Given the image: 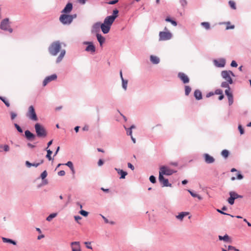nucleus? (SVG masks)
<instances>
[{
	"mask_svg": "<svg viewBox=\"0 0 251 251\" xmlns=\"http://www.w3.org/2000/svg\"><path fill=\"white\" fill-rule=\"evenodd\" d=\"M35 129L37 136L39 138H45L47 136V131L42 125L39 123L35 125Z\"/></svg>",
	"mask_w": 251,
	"mask_h": 251,
	"instance_id": "f257e3e1",
	"label": "nucleus"
},
{
	"mask_svg": "<svg viewBox=\"0 0 251 251\" xmlns=\"http://www.w3.org/2000/svg\"><path fill=\"white\" fill-rule=\"evenodd\" d=\"M61 49V45L59 41L53 42L49 48L50 53L53 56L56 55Z\"/></svg>",
	"mask_w": 251,
	"mask_h": 251,
	"instance_id": "f03ea898",
	"label": "nucleus"
},
{
	"mask_svg": "<svg viewBox=\"0 0 251 251\" xmlns=\"http://www.w3.org/2000/svg\"><path fill=\"white\" fill-rule=\"evenodd\" d=\"M76 17L75 14L74 15L62 14L60 16L59 20L64 25H69Z\"/></svg>",
	"mask_w": 251,
	"mask_h": 251,
	"instance_id": "7ed1b4c3",
	"label": "nucleus"
},
{
	"mask_svg": "<svg viewBox=\"0 0 251 251\" xmlns=\"http://www.w3.org/2000/svg\"><path fill=\"white\" fill-rule=\"evenodd\" d=\"M118 13L119 11L117 9L114 10L113 11V15L107 17L104 19L103 23L111 26L115 19L118 17Z\"/></svg>",
	"mask_w": 251,
	"mask_h": 251,
	"instance_id": "20e7f679",
	"label": "nucleus"
},
{
	"mask_svg": "<svg viewBox=\"0 0 251 251\" xmlns=\"http://www.w3.org/2000/svg\"><path fill=\"white\" fill-rule=\"evenodd\" d=\"M166 31H160L159 33V41H166L170 40L173 35L172 34L167 30V28H165Z\"/></svg>",
	"mask_w": 251,
	"mask_h": 251,
	"instance_id": "39448f33",
	"label": "nucleus"
},
{
	"mask_svg": "<svg viewBox=\"0 0 251 251\" xmlns=\"http://www.w3.org/2000/svg\"><path fill=\"white\" fill-rule=\"evenodd\" d=\"M26 116L32 121H37L38 120L35 109L32 105L28 107V111L26 113Z\"/></svg>",
	"mask_w": 251,
	"mask_h": 251,
	"instance_id": "423d86ee",
	"label": "nucleus"
},
{
	"mask_svg": "<svg viewBox=\"0 0 251 251\" xmlns=\"http://www.w3.org/2000/svg\"><path fill=\"white\" fill-rule=\"evenodd\" d=\"M223 78L227 81L230 84H232L233 81L231 76H234L233 73L230 71H223L221 72Z\"/></svg>",
	"mask_w": 251,
	"mask_h": 251,
	"instance_id": "0eeeda50",
	"label": "nucleus"
},
{
	"mask_svg": "<svg viewBox=\"0 0 251 251\" xmlns=\"http://www.w3.org/2000/svg\"><path fill=\"white\" fill-rule=\"evenodd\" d=\"M0 27L1 29L8 30L10 33H11L13 31L12 29L9 26V19L7 18L1 21Z\"/></svg>",
	"mask_w": 251,
	"mask_h": 251,
	"instance_id": "6e6552de",
	"label": "nucleus"
},
{
	"mask_svg": "<svg viewBox=\"0 0 251 251\" xmlns=\"http://www.w3.org/2000/svg\"><path fill=\"white\" fill-rule=\"evenodd\" d=\"M173 170L169 168L168 167L163 166L160 168L159 175L170 176L175 173Z\"/></svg>",
	"mask_w": 251,
	"mask_h": 251,
	"instance_id": "1a4fd4ad",
	"label": "nucleus"
},
{
	"mask_svg": "<svg viewBox=\"0 0 251 251\" xmlns=\"http://www.w3.org/2000/svg\"><path fill=\"white\" fill-rule=\"evenodd\" d=\"M230 197L228 199V202L231 205L233 204L234 200L237 198H242V196L239 195L236 192L231 191L229 192Z\"/></svg>",
	"mask_w": 251,
	"mask_h": 251,
	"instance_id": "9d476101",
	"label": "nucleus"
},
{
	"mask_svg": "<svg viewBox=\"0 0 251 251\" xmlns=\"http://www.w3.org/2000/svg\"><path fill=\"white\" fill-rule=\"evenodd\" d=\"M72 251H81L80 243L78 241L72 242L70 244Z\"/></svg>",
	"mask_w": 251,
	"mask_h": 251,
	"instance_id": "9b49d317",
	"label": "nucleus"
},
{
	"mask_svg": "<svg viewBox=\"0 0 251 251\" xmlns=\"http://www.w3.org/2000/svg\"><path fill=\"white\" fill-rule=\"evenodd\" d=\"M159 181L162 184L163 187L171 186V184L169 183L168 180L165 178L161 175H159Z\"/></svg>",
	"mask_w": 251,
	"mask_h": 251,
	"instance_id": "f8f14e48",
	"label": "nucleus"
},
{
	"mask_svg": "<svg viewBox=\"0 0 251 251\" xmlns=\"http://www.w3.org/2000/svg\"><path fill=\"white\" fill-rule=\"evenodd\" d=\"M56 78L57 75L55 74L46 77L43 82V86H45L49 82L55 80Z\"/></svg>",
	"mask_w": 251,
	"mask_h": 251,
	"instance_id": "ddd939ff",
	"label": "nucleus"
},
{
	"mask_svg": "<svg viewBox=\"0 0 251 251\" xmlns=\"http://www.w3.org/2000/svg\"><path fill=\"white\" fill-rule=\"evenodd\" d=\"M178 77L185 84L189 82V78L188 76L183 73H179L178 74Z\"/></svg>",
	"mask_w": 251,
	"mask_h": 251,
	"instance_id": "4468645a",
	"label": "nucleus"
},
{
	"mask_svg": "<svg viewBox=\"0 0 251 251\" xmlns=\"http://www.w3.org/2000/svg\"><path fill=\"white\" fill-rule=\"evenodd\" d=\"M85 44L88 45L85 50L87 51L94 53L96 51V48L92 42H87L85 43Z\"/></svg>",
	"mask_w": 251,
	"mask_h": 251,
	"instance_id": "2eb2a0df",
	"label": "nucleus"
},
{
	"mask_svg": "<svg viewBox=\"0 0 251 251\" xmlns=\"http://www.w3.org/2000/svg\"><path fill=\"white\" fill-rule=\"evenodd\" d=\"M203 157L205 162L207 163H212L215 161V159L213 158V157L210 156L207 153L204 154Z\"/></svg>",
	"mask_w": 251,
	"mask_h": 251,
	"instance_id": "dca6fc26",
	"label": "nucleus"
},
{
	"mask_svg": "<svg viewBox=\"0 0 251 251\" xmlns=\"http://www.w3.org/2000/svg\"><path fill=\"white\" fill-rule=\"evenodd\" d=\"M111 26L105 24L104 23L100 25V28L101 31L104 34H106L109 32Z\"/></svg>",
	"mask_w": 251,
	"mask_h": 251,
	"instance_id": "f3484780",
	"label": "nucleus"
},
{
	"mask_svg": "<svg viewBox=\"0 0 251 251\" xmlns=\"http://www.w3.org/2000/svg\"><path fill=\"white\" fill-rule=\"evenodd\" d=\"M225 93L228 97L229 105H230L233 103V102L232 94L231 92H230V90L229 91V89H226L225 91Z\"/></svg>",
	"mask_w": 251,
	"mask_h": 251,
	"instance_id": "a211bd4d",
	"label": "nucleus"
},
{
	"mask_svg": "<svg viewBox=\"0 0 251 251\" xmlns=\"http://www.w3.org/2000/svg\"><path fill=\"white\" fill-rule=\"evenodd\" d=\"M73 5L71 3H68L64 9L62 11V13H69L72 10Z\"/></svg>",
	"mask_w": 251,
	"mask_h": 251,
	"instance_id": "6ab92c4d",
	"label": "nucleus"
},
{
	"mask_svg": "<svg viewBox=\"0 0 251 251\" xmlns=\"http://www.w3.org/2000/svg\"><path fill=\"white\" fill-rule=\"evenodd\" d=\"M219 239L220 240H223L225 242L231 243L232 242L231 238L227 235L226 234L225 236H222L221 235L219 236Z\"/></svg>",
	"mask_w": 251,
	"mask_h": 251,
	"instance_id": "aec40b11",
	"label": "nucleus"
},
{
	"mask_svg": "<svg viewBox=\"0 0 251 251\" xmlns=\"http://www.w3.org/2000/svg\"><path fill=\"white\" fill-rule=\"evenodd\" d=\"M25 136L26 138L29 140H33L34 139L35 136L32 133H31L30 131L27 130L25 131Z\"/></svg>",
	"mask_w": 251,
	"mask_h": 251,
	"instance_id": "412c9836",
	"label": "nucleus"
},
{
	"mask_svg": "<svg viewBox=\"0 0 251 251\" xmlns=\"http://www.w3.org/2000/svg\"><path fill=\"white\" fill-rule=\"evenodd\" d=\"M135 128V126H134L132 125L130 126V127L129 128H128V129L126 128V130L127 134L128 135H130L131 136V138L134 143H135V139L134 138L132 135V130H132V129Z\"/></svg>",
	"mask_w": 251,
	"mask_h": 251,
	"instance_id": "4be33fe9",
	"label": "nucleus"
},
{
	"mask_svg": "<svg viewBox=\"0 0 251 251\" xmlns=\"http://www.w3.org/2000/svg\"><path fill=\"white\" fill-rule=\"evenodd\" d=\"M115 170L117 172L118 174L121 175L120 178L124 179L127 175V173L124 171L123 170L120 169L115 168Z\"/></svg>",
	"mask_w": 251,
	"mask_h": 251,
	"instance_id": "5701e85b",
	"label": "nucleus"
},
{
	"mask_svg": "<svg viewBox=\"0 0 251 251\" xmlns=\"http://www.w3.org/2000/svg\"><path fill=\"white\" fill-rule=\"evenodd\" d=\"M43 163V160H42L40 162L37 163H31L29 161H26L25 162V164L28 167H30L31 166L37 167L40 164H42Z\"/></svg>",
	"mask_w": 251,
	"mask_h": 251,
	"instance_id": "b1692460",
	"label": "nucleus"
},
{
	"mask_svg": "<svg viewBox=\"0 0 251 251\" xmlns=\"http://www.w3.org/2000/svg\"><path fill=\"white\" fill-rule=\"evenodd\" d=\"M97 38L98 39V41L100 43V46H102V44L105 42V38L103 37L101 34H97Z\"/></svg>",
	"mask_w": 251,
	"mask_h": 251,
	"instance_id": "393cba45",
	"label": "nucleus"
},
{
	"mask_svg": "<svg viewBox=\"0 0 251 251\" xmlns=\"http://www.w3.org/2000/svg\"><path fill=\"white\" fill-rule=\"evenodd\" d=\"M194 96H195V98L198 100H200L202 99L201 93L199 90H195V91L194 92Z\"/></svg>",
	"mask_w": 251,
	"mask_h": 251,
	"instance_id": "a878e982",
	"label": "nucleus"
},
{
	"mask_svg": "<svg viewBox=\"0 0 251 251\" xmlns=\"http://www.w3.org/2000/svg\"><path fill=\"white\" fill-rule=\"evenodd\" d=\"M189 214L188 212H182L180 213L178 215L176 216V218L181 221H182L183 218Z\"/></svg>",
	"mask_w": 251,
	"mask_h": 251,
	"instance_id": "bb28decb",
	"label": "nucleus"
},
{
	"mask_svg": "<svg viewBox=\"0 0 251 251\" xmlns=\"http://www.w3.org/2000/svg\"><path fill=\"white\" fill-rule=\"evenodd\" d=\"M150 59L151 62L155 64H158L160 61L159 58L158 57L153 55L151 56Z\"/></svg>",
	"mask_w": 251,
	"mask_h": 251,
	"instance_id": "cd10ccee",
	"label": "nucleus"
},
{
	"mask_svg": "<svg viewBox=\"0 0 251 251\" xmlns=\"http://www.w3.org/2000/svg\"><path fill=\"white\" fill-rule=\"evenodd\" d=\"M65 50H62L60 52V53L59 55V56L57 57L56 59V63L60 62L64 57L65 54Z\"/></svg>",
	"mask_w": 251,
	"mask_h": 251,
	"instance_id": "c85d7f7f",
	"label": "nucleus"
},
{
	"mask_svg": "<svg viewBox=\"0 0 251 251\" xmlns=\"http://www.w3.org/2000/svg\"><path fill=\"white\" fill-rule=\"evenodd\" d=\"M2 241L5 243H9L14 245H16V242L11 239H8L5 237L2 238Z\"/></svg>",
	"mask_w": 251,
	"mask_h": 251,
	"instance_id": "c756f323",
	"label": "nucleus"
},
{
	"mask_svg": "<svg viewBox=\"0 0 251 251\" xmlns=\"http://www.w3.org/2000/svg\"><path fill=\"white\" fill-rule=\"evenodd\" d=\"M188 192H189V193L191 194V195L194 197V198H198L199 200H201L202 199V198L201 196H200V195L196 194V193H194V192H193L192 191H190V190H188Z\"/></svg>",
	"mask_w": 251,
	"mask_h": 251,
	"instance_id": "7c9ffc66",
	"label": "nucleus"
},
{
	"mask_svg": "<svg viewBox=\"0 0 251 251\" xmlns=\"http://www.w3.org/2000/svg\"><path fill=\"white\" fill-rule=\"evenodd\" d=\"M47 154L46 155V157L49 160H51L52 159L51 157V154H52V152L50 149H48L47 148Z\"/></svg>",
	"mask_w": 251,
	"mask_h": 251,
	"instance_id": "2f4dec72",
	"label": "nucleus"
},
{
	"mask_svg": "<svg viewBox=\"0 0 251 251\" xmlns=\"http://www.w3.org/2000/svg\"><path fill=\"white\" fill-rule=\"evenodd\" d=\"M222 155L225 158H226L229 155V151L226 150H224L221 152Z\"/></svg>",
	"mask_w": 251,
	"mask_h": 251,
	"instance_id": "473e14b6",
	"label": "nucleus"
},
{
	"mask_svg": "<svg viewBox=\"0 0 251 251\" xmlns=\"http://www.w3.org/2000/svg\"><path fill=\"white\" fill-rule=\"evenodd\" d=\"M57 216L56 213H54L50 214L46 219L48 221H50L53 218Z\"/></svg>",
	"mask_w": 251,
	"mask_h": 251,
	"instance_id": "72a5a7b5",
	"label": "nucleus"
},
{
	"mask_svg": "<svg viewBox=\"0 0 251 251\" xmlns=\"http://www.w3.org/2000/svg\"><path fill=\"white\" fill-rule=\"evenodd\" d=\"M201 25L206 29H209L210 28V24L208 22H202L201 23Z\"/></svg>",
	"mask_w": 251,
	"mask_h": 251,
	"instance_id": "f704fd0d",
	"label": "nucleus"
},
{
	"mask_svg": "<svg viewBox=\"0 0 251 251\" xmlns=\"http://www.w3.org/2000/svg\"><path fill=\"white\" fill-rule=\"evenodd\" d=\"M191 91V88L190 86H185V94L186 96L189 95Z\"/></svg>",
	"mask_w": 251,
	"mask_h": 251,
	"instance_id": "c9c22d12",
	"label": "nucleus"
},
{
	"mask_svg": "<svg viewBox=\"0 0 251 251\" xmlns=\"http://www.w3.org/2000/svg\"><path fill=\"white\" fill-rule=\"evenodd\" d=\"M229 5L230 6V7L233 9H236V3L233 0H229L228 2Z\"/></svg>",
	"mask_w": 251,
	"mask_h": 251,
	"instance_id": "e433bc0d",
	"label": "nucleus"
},
{
	"mask_svg": "<svg viewBox=\"0 0 251 251\" xmlns=\"http://www.w3.org/2000/svg\"><path fill=\"white\" fill-rule=\"evenodd\" d=\"M229 83L227 81L223 82L221 84V86L224 88H227V89L230 90V87L229 86Z\"/></svg>",
	"mask_w": 251,
	"mask_h": 251,
	"instance_id": "4c0bfd02",
	"label": "nucleus"
},
{
	"mask_svg": "<svg viewBox=\"0 0 251 251\" xmlns=\"http://www.w3.org/2000/svg\"><path fill=\"white\" fill-rule=\"evenodd\" d=\"M122 86L123 88L126 90L127 86V80L122 79Z\"/></svg>",
	"mask_w": 251,
	"mask_h": 251,
	"instance_id": "58836bf2",
	"label": "nucleus"
},
{
	"mask_svg": "<svg viewBox=\"0 0 251 251\" xmlns=\"http://www.w3.org/2000/svg\"><path fill=\"white\" fill-rule=\"evenodd\" d=\"M166 21L167 22H170L172 23V25H173L174 26H176L177 25V23L176 21H173L172 20H171L170 18L169 17H167L166 19Z\"/></svg>",
	"mask_w": 251,
	"mask_h": 251,
	"instance_id": "ea45409f",
	"label": "nucleus"
},
{
	"mask_svg": "<svg viewBox=\"0 0 251 251\" xmlns=\"http://www.w3.org/2000/svg\"><path fill=\"white\" fill-rule=\"evenodd\" d=\"M14 126L16 128V129H17V130L20 132V133H22L23 132V130L21 128V127L17 124H14Z\"/></svg>",
	"mask_w": 251,
	"mask_h": 251,
	"instance_id": "a19ab883",
	"label": "nucleus"
},
{
	"mask_svg": "<svg viewBox=\"0 0 251 251\" xmlns=\"http://www.w3.org/2000/svg\"><path fill=\"white\" fill-rule=\"evenodd\" d=\"M47 176V173L46 171H44L41 175V177L42 179L45 178Z\"/></svg>",
	"mask_w": 251,
	"mask_h": 251,
	"instance_id": "79ce46f5",
	"label": "nucleus"
},
{
	"mask_svg": "<svg viewBox=\"0 0 251 251\" xmlns=\"http://www.w3.org/2000/svg\"><path fill=\"white\" fill-rule=\"evenodd\" d=\"M79 213L84 217H86L88 215V213L87 211H85L83 210H81V211H80Z\"/></svg>",
	"mask_w": 251,
	"mask_h": 251,
	"instance_id": "37998d69",
	"label": "nucleus"
},
{
	"mask_svg": "<svg viewBox=\"0 0 251 251\" xmlns=\"http://www.w3.org/2000/svg\"><path fill=\"white\" fill-rule=\"evenodd\" d=\"M150 180L152 183H154L156 182V178L153 176H151L150 177Z\"/></svg>",
	"mask_w": 251,
	"mask_h": 251,
	"instance_id": "c03bdc74",
	"label": "nucleus"
},
{
	"mask_svg": "<svg viewBox=\"0 0 251 251\" xmlns=\"http://www.w3.org/2000/svg\"><path fill=\"white\" fill-rule=\"evenodd\" d=\"M226 24L227 25L226 27V30H228V29H233L234 28V25H230V23L229 22L227 23Z\"/></svg>",
	"mask_w": 251,
	"mask_h": 251,
	"instance_id": "a18cd8bd",
	"label": "nucleus"
},
{
	"mask_svg": "<svg viewBox=\"0 0 251 251\" xmlns=\"http://www.w3.org/2000/svg\"><path fill=\"white\" fill-rule=\"evenodd\" d=\"M238 129H239L241 134H244V129L242 127L241 125H239V126H238Z\"/></svg>",
	"mask_w": 251,
	"mask_h": 251,
	"instance_id": "49530a36",
	"label": "nucleus"
},
{
	"mask_svg": "<svg viewBox=\"0 0 251 251\" xmlns=\"http://www.w3.org/2000/svg\"><path fill=\"white\" fill-rule=\"evenodd\" d=\"M227 249L228 250H234L235 251H239L238 249H237L234 247L230 245L228 246Z\"/></svg>",
	"mask_w": 251,
	"mask_h": 251,
	"instance_id": "de8ad7c7",
	"label": "nucleus"
},
{
	"mask_svg": "<svg viewBox=\"0 0 251 251\" xmlns=\"http://www.w3.org/2000/svg\"><path fill=\"white\" fill-rule=\"evenodd\" d=\"M65 165L68 166L70 169L74 167L73 163L71 161H68Z\"/></svg>",
	"mask_w": 251,
	"mask_h": 251,
	"instance_id": "09e8293b",
	"label": "nucleus"
},
{
	"mask_svg": "<svg viewBox=\"0 0 251 251\" xmlns=\"http://www.w3.org/2000/svg\"><path fill=\"white\" fill-rule=\"evenodd\" d=\"M223 93V91L221 89H217L215 90L214 94L216 95H221Z\"/></svg>",
	"mask_w": 251,
	"mask_h": 251,
	"instance_id": "8fccbe9b",
	"label": "nucleus"
},
{
	"mask_svg": "<svg viewBox=\"0 0 251 251\" xmlns=\"http://www.w3.org/2000/svg\"><path fill=\"white\" fill-rule=\"evenodd\" d=\"M10 115H11V118L12 120L14 119L17 116V114L13 112H11L10 113Z\"/></svg>",
	"mask_w": 251,
	"mask_h": 251,
	"instance_id": "3c124183",
	"label": "nucleus"
},
{
	"mask_svg": "<svg viewBox=\"0 0 251 251\" xmlns=\"http://www.w3.org/2000/svg\"><path fill=\"white\" fill-rule=\"evenodd\" d=\"M84 244L86 245V248L89 249H92V246L90 245V242H85Z\"/></svg>",
	"mask_w": 251,
	"mask_h": 251,
	"instance_id": "603ef678",
	"label": "nucleus"
},
{
	"mask_svg": "<svg viewBox=\"0 0 251 251\" xmlns=\"http://www.w3.org/2000/svg\"><path fill=\"white\" fill-rule=\"evenodd\" d=\"M3 149L4 151H8L9 150V147L7 145H5L3 146Z\"/></svg>",
	"mask_w": 251,
	"mask_h": 251,
	"instance_id": "864d4df0",
	"label": "nucleus"
},
{
	"mask_svg": "<svg viewBox=\"0 0 251 251\" xmlns=\"http://www.w3.org/2000/svg\"><path fill=\"white\" fill-rule=\"evenodd\" d=\"M217 211L218 212H219V213H221V214H222L229 215V216H230L231 217H233V216H232V215H230V214H227V213H225V212H223V211H221V210H220V209H217Z\"/></svg>",
	"mask_w": 251,
	"mask_h": 251,
	"instance_id": "5fc2aeb1",
	"label": "nucleus"
},
{
	"mask_svg": "<svg viewBox=\"0 0 251 251\" xmlns=\"http://www.w3.org/2000/svg\"><path fill=\"white\" fill-rule=\"evenodd\" d=\"M58 175L60 176H64L65 175V172L63 170L60 171L58 173Z\"/></svg>",
	"mask_w": 251,
	"mask_h": 251,
	"instance_id": "6e6d98bb",
	"label": "nucleus"
},
{
	"mask_svg": "<svg viewBox=\"0 0 251 251\" xmlns=\"http://www.w3.org/2000/svg\"><path fill=\"white\" fill-rule=\"evenodd\" d=\"M237 64L235 61L233 60L231 63V66L233 67H236L237 66Z\"/></svg>",
	"mask_w": 251,
	"mask_h": 251,
	"instance_id": "4d7b16f0",
	"label": "nucleus"
},
{
	"mask_svg": "<svg viewBox=\"0 0 251 251\" xmlns=\"http://www.w3.org/2000/svg\"><path fill=\"white\" fill-rule=\"evenodd\" d=\"M89 126L88 125H85L83 128H82V130L83 131H88L89 130Z\"/></svg>",
	"mask_w": 251,
	"mask_h": 251,
	"instance_id": "13d9d810",
	"label": "nucleus"
},
{
	"mask_svg": "<svg viewBox=\"0 0 251 251\" xmlns=\"http://www.w3.org/2000/svg\"><path fill=\"white\" fill-rule=\"evenodd\" d=\"M127 166L128 168H130L132 170H133L134 169V166L130 163H127Z\"/></svg>",
	"mask_w": 251,
	"mask_h": 251,
	"instance_id": "bf43d9fd",
	"label": "nucleus"
},
{
	"mask_svg": "<svg viewBox=\"0 0 251 251\" xmlns=\"http://www.w3.org/2000/svg\"><path fill=\"white\" fill-rule=\"evenodd\" d=\"M1 100L3 101V102L5 103V104L7 107H9V106H10V104H9V103L7 101H6V100H4V99H1Z\"/></svg>",
	"mask_w": 251,
	"mask_h": 251,
	"instance_id": "052dcab7",
	"label": "nucleus"
},
{
	"mask_svg": "<svg viewBox=\"0 0 251 251\" xmlns=\"http://www.w3.org/2000/svg\"><path fill=\"white\" fill-rule=\"evenodd\" d=\"M75 221L78 223V221L81 219V217L79 216H75Z\"/></svg>",
	"mask_w": 251,
	"mask_h": 251,
	"instance_id": "680f3d73",
	"label": "nucleus"
},
{
	"mask_svg": "<svg viewBox=\"0 0 251 251\" xmlns=\"http://www.w3.org/2000/svg\"><path fill=\"white\" fill-rule=\"evenodd\" d=\"M118 1V0H112V1H110V2H109V4H114L116 3Z\"/></svg>",
	"mask_w": 251,
	"mask_h": 251,
	"instance_id": "e2e57ef3",
	"label": "nucleus"
},
{
	"mask_svg": "<svg viewBox=\"0 0 251 251\" xmlns=\"http://www.w3.org/2000/svg\"><path fill=\"white\" fill-rule=\"evenodd\" d=\"M98 164L99 166H101L103 164V161L101 159H100L98 161Z\"/></svg>",
	"mask_w": 251,
	"mask_h": 251,
	"instance_id": "0e129e2a",
	"label": "nucleus"
},
{
	"mask_svg": "<svg viewBox=\"0 0 251 251\" xmlns=\"http://www.w3.org/2000/svg\"><path fill=\"white\" fill-rule=\"evenodd\" d=\"M243 177V176L241 174H238L237 176V178L238 179H241Z\"/></svg>",
	"mask_w": 251,
	"mask_h": 251,
	"instance_id": "69168bd1",
	"label": "nucleus"
},
{
	"mask_svg": "<svg viewBox=\"0 0 251 251\" xmlns=\"http://www.w3.org/2000/svg\"><path fill=\"white\" fill-rule=\"evenodd\" d=\"M214 94V93H213V92H209V93H208L206 95V97H209L211 96H213V95Z\"/></svg>",
	"mask_w": 251,
	"mask_h": 251,
	"instance_id": "338daca9",
	"label": "nucleus"
},
{
	"mask_svg": "<svg viewBox=\"0 0 251 251\" xmlns=\"http://www.w3.org/2000/svg\"><path fill=\"white\" fill-rule=\"evenodd\" d=\"M44 237V235L42 234V235H39L37 237V239L38 240H40L42 238H43Z\"/></svg>",
	"mask_w": 251,
	"mask_h": 251,
	"instance_id": "774afa93",
	"label": "nucleus"
}]
</instances>
